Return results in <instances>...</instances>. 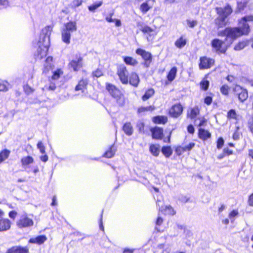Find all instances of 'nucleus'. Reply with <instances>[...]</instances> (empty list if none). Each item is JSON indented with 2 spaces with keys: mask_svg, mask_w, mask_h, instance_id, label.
Here are the masks:
<instances>
[{
  "mask_svg": "<svg viewBox=\"0 0 253 253\" xmlns=\"http://www.w3.org/2000/svg\"><path fill=\"white\" fill-rule=\"evenodd\" d=\"M248 21H253V14L244 16L239 19V27L226 28L224 30L218 31L217 35L220 37L226 36L232 41L243 35H247L250 31V26L247 23Z\"/></svg>",
  "mask_w": 253,
  "mask_h": 253,
  "instance_id": "nucleus-1",
  "label": "nucleus"
},
{
  "mask_svg": "<svg viewBox=\"0 0 253 253\" xmlns=\"http://www.w3.org/2000/svg\"><path fill=\"white\" fill-rule=\"evenodd\" d=\"M52 28L50 26H46L42 29L41 34L40 40L38 42V48L37 49L38 57L42 59L45 57L49 46V36Z\"/></svg>",
  "mask_w": 253,
  "mask_h": 253,
  "instance_id": "nucleus-2",
  "label": "nucleus"
},
{
  "mask_svg": "<svg viewBox=\"0 0 253 253\" xmlns=\"http://www.w3.org/2000/svg\"><path fill=\"white\" fill-rule=\"evenodd\" d=\"M215 10L218 14V17L215 19V25L217 28H222L226 26V19L232 12V8L231 6L227 4L224 7H216Z\"/></svg>",
  "mask_w": 253,
  "mask_h": 253,
  "instance_id": "nucleus-3",
  "label": "nucleus"
},
{
  "mask_svg": "<svg viewBox=\"0 0 253 253\" xmlns=\"http://www.w3.org/2000/svg\"><path fill=\"white\" fill-rule=\"evenodd\" d=\"M77 25L75 22H69L64 25L61 31L62 41L68 44L70 43L71 34L77 31Z\"/></svg>",
  "mask_w": 253,
  "mask_h": 253,
  "instance_id": "nucleus-4",
  "label": "nucleus"
},
{
  "mask_svg": "<svg viewBox=\"0 0 253 253\" xmlns=\"http://www.w3.org/2000/svg\"><path fill=\"white\" fill-rule=\"evenodd\" d=\"M106 88L111 96L116 100V102L119 105L122 106L125 104L124 95L115 85L107 83L106 85Z\"/></svg>",
  "mask_w": 253,
  "mask_h": 253,
  "instance_id": "nucleus-5",
  "label": "nucleus"
},
{
  "mask_svg": "<svg viewBox=\"0 0 253 253\" xmlns=\"http://www.w3.org/2000/svg\"><path fill=\"white\" fill-rule=\"evenodd\" d=\"M136 53L138 55L141 56L143 59L144 60V62L143 64V66L146 68H149L150 67V63L152 62V54L150 52L141 48L137 49Z\"/></svg>",
  "mask_w": 253,
  "mask_h": 253,
  "instance_id": "nucleus-6",
  "label": "nucleus"
},
{
  "mask_svg": "<svg viewBox=\"0 0 253 253\" xmlns=\"http://www.w3.org/2000/svg\"><path fill=\"white\" fill-rule=\"evenodd\" d=\"M16 224L18 228H23L32 226L34 224L33 220L29 218L27 214L22 215L17 221Z\"/></svg>",
  "mask_w": 253,
  "mask_h": 253,
  "instance_id": "nucleus-7",
  "label": "nucleus"
},
{
  "mask_svg": "<svg viewBox=\"0 0 253 253\" xmlns=\"http://www.w3.org/2000/svg\"><path fill=\"white\" fill-rule=\"evenodd\" d=\"M233 91L235 94L238 96L239 100L241 102H244L248 97V93L246 89L242 88L240 85H236Z\"/></svg>",
  "mask_w": 253,
  "mask_h": 253,
  "instance_id": "nucleus-8",
  "label": "nucleus"
},
{
  "mask_svg": "<svg viewBox=\"0 0 253 253\" xmlns=\"http://www.w3.org/2000/svg\"><path fill=\"white\" fill-rule=\"evenodd\" d=\"M224 41H222L218 39H214L211 42V45L213 48L216 51L220 53H225L226 51V48L223 47Z\"/></svg>",
  "mask_w": 253,
  "mask_h": 253,
  "instance_id": "nucleus-9",
  "label": "nucleus"
},
{
  "mask_svg": "<svg viewBox=\"0 0 253 253\" xmlns=\"http://www.w3.org/2000/svg\"><path fill=\"white\" fill-rule=\"evenodd\" d=\"M200 63L199 66L201 70L209 69L214 64V60L206 56H203L200 59Z\"/></svg>",
  "mask_w": 253,
  "mask_h": 253,
  "instance_id": "nucleus-10",
  "label": "nucleus"
},
{
  "mask_svg": "<svg viewBox=\"0 0 253 253\" xmlns=\"http://www.w3.org/2000/svg\"><path fill=\"white\" fill-rule=\"evenodd\" d=\"M117 73L122 84H127L128 82V73L126 67L123 65L120 66L118 70Z\"/></svg>",
  "mask_w": 253,
  "mask_h": 253,
  "instance_id": "nucleus-11",
  "label": "nucleus"
},
{
  "mask_svg": "<svg viewBox=\"0 0 253 253\" xmlns=\"http://www.w3.org/2000/svg\"><path fill=\"white\" fill-rule=\"evenodd\" d=\"M183 108L181 104H176L172 106L169 111V113L172 117H178L182 112Z\"/></svg>",
  "mask_w": 253,
  "mask_h": 253,
  "instance_id": "nucleus-12",
  "label": "nucleus"
},
{
  "mask_svg": "<svg viewBox=\"0 0 253 253\" xmlns=\"http://www.w3.org/2000/svg\"><path fill=\"white\" fill-rule=\"evenodd\" d=\"M83 59L80 57L76 60H73L69 64V65L75 71H78L82 67Z\"/></svg>",
  "mask_w": 253,
  "mask_h": 253,
  "instance_id": "nucleus-13",
  "label": "nucleus"
},
{
  "mask_svg": "<svg viewBox=\"0 0 253 253\" xmlns=\"http://www.w3.org/2000/svg\"><path fill=\"white\" fill-rule=\"evenodd\" d=\"M154 0H148L146 2L142 3L140 7V10L143 13H146L151 8L153 7V3L152 2H154Z\"/></svg>",
  "mask_w": 253,
  "mask_h": 253,
  "instance_id": "nucleus-14",
  "label": "nucleus"
},
{
  "mask_svg": "<svg viewBox=\"0 0 253 253\" xmlns=\"http://www.w3.org/2000/svg\"><path fill=\"white\" fill-rule=\"evenodd\" d=\"M153 139H161L163 135V130L159 127H155L151 129Z\"/></svg>",
  "mask_w": 253,
  "mask_h": 253,
  "instance_id": "nucleus-15",
  "label": "nucleus"
},
{
  "mask_svg": "<svg viewBox=\"0 0 253 253\" xmlns=\"http://www.w3.org/2000/svg\"><path fill=\"white\" fill-rule=\"evenodd\" d=\"M8 253H28L27 247H13L8 250Z\"/></svg>",
  "mask_w": 253,
  "mask_h": 253,
  "instance_id": "nucleus-16",
  "label": "nucleus"
},
{
  "mask_svg": "<svg viewBox=\"0 0 253 253\" xmlns=\"http://www.w3.org/2000/svg\"><path fill=\"white\" fill-rule=\"evenodd\" d=\"M139 78L138 75L135 73H132L129 77V83L132 85L137 87L139 83Z\"/></svg>",
  "mask_w": 253,
  "mask_h": 253,
  "instance_id": "nucleus-17",
  "label": "nucleus"
},
{
  "mask_svg": "<svg viewBox=\"0 0 253 253\" xmlns=\"http://www.w3.org/2000/svg\"><path fill=\"white\" fill-rule=\"evenodd\" d=\"M249 2V0H238L237 7L235 10V13L240 12L244 10Z\"/></svg>",
  "mask_w": 253,
  "mask_h": 253,
  "instance_id": "nucleus-18",
  "label": "nucleus"
},
{
  "mask_svg": "<svg viewBox=\"0 0 253 253\" xmlns=\"http://www.w3.org/2000/svg\"><path fill=\"white\" fill-rule=\"evenodd\" d=\"M88 83V81L87 79H82L79 82L78 84L76 85L75 90H82L83 91L86 88Z\"/></svg>",
  "mask_w": 253,
  "mask_h": 253,
  "instance_id": "nucleus-19",
  "label": "nucleus"
},
{
  "mask_svg": "<svg viewBox=\"0 0 253 253\" xmlns=\"http://www.w3.org/2000/svg\"><path fill=\"white\" fill-rule=\"evenodd\" d=\"M46 239L47 238L45 236L40 235L37 236L36 238H31L29 240V243L41 245L43 244L46 240Z\"/></svg>",
  "mask_w": 253,
  "mask_h": 253,
  "instance_id": "nucleus-20",
  "label": "nucleus"
},
{
  "mask_svg": "<svg viewBox=\"0 0 253 253\" xmlns=\"http://www.w3.org/2000/svg\"><path fill=\"white\" fill-rule=\"evenodd\" d=\"M10 227V222L8 219H0V231H6Z\"/></svg>",
  "mask_w": 253,
  "mask_h": 253,
  "instance_id": "nucleus-21",
  "label": "nucleus"
},
{
  "mask_svg": "<svg viewBox=\"0 0 253 253\" xmlns=\"http://www.w3.org/2000/svg\"><path fill=\"white\" fill-rule=\"evenodd\" d=\"M198 134L199 138L203 140H207L211 136L209 131L201 128L199 129Z\"/></svg>",
  "mask_w": 253,
  "mask_h": 253,
  "instance_id": "nucleus-22",
  "label": "nucleus"
},
{
  "mask_svg": "<svg viewBox=\"0 0 253 253\" xmlns=\"http://www.w3.org/2000/svg\"><path fill=\"white\" fill-rule=\"evenodd\" d=\"M150 153L155 157H158L160 152V146L158 144H151L150 145Z\"/></svg>",
  "mask_w": 253,
  "mask_h": 253,
  "instance_id": "nucleus-23",
  "label": "nucleus"
},
{
  "mask_svg": "<svg viewBox=\"0 0 253 253\" xmlns=\"http://www.w3.org/2000/svg\"><path fill=\"white\" fill-rule=\"evenodd\" d=\"M186 43L187 40L183 36H181L175 42L174 45L178 48H182L186 45Z\"/></svg>",
  "mask_w": 253,
  "mask_h": 253,
  "instance_id": "nucleus-24",
  "label": "nucleus"
},
{
  "mask_svg": "<svg viewBox=\"0 0 253 253\" xmlns=\"http://www.w3.org/2000/svg\"><path fill=\"white\" fill-rule=\"evenodd\" d=\"M21 162L23 167H24L25 169H26L27 166L28 165L33 163L34 159L31 156H27L22 158L21 160Z\"/></svg>",
  "mask_w": 253,
  "mask_h": 253,
  "instance_id": "nucleus-25",
  "label": "nucleus"
},
{
  "mask_svg": "<svg viewBox=\"0 0 253 253\" xmlns=\"http://www.w3.org/2000/svg\"><path fill=\"white\" fill-rule=\"evenodd\" d=\"M123 129L125 133L128 136L132 135L133 133V128L130 123H126L124 125Z\"/></svg>",
  "mask_w": 253,
  "mask_h": 253,
  "instance_id": "nucleus-26",
  "label": "nucleus"
},
{
  "mask_svg": "<svg viewBox=\"0 0 253 253\" xmlns=\"http://www.w3.org/2000/svg\"><path fill=\"white\" fill-rule=\"evenodd\" d=\"M124 61L126 64L132 66H136L138 64V61L135 59L130 56L124 57Z\"/></svg>",
  "mask_w": 253,
  "mask_h": 253,
  "instance_id": "nucleus-27",
  "label": "nucleus"
},
{
  "mask_svg": "<svg viewBox=\"0 0 253 253\" xmlns=\"http://www.w3.org/2000/svg\"><path fill=\"white\" fill-rule=\"evenodd\" d=\"M194 125L199 127L205 126L207 125V120L204 117L198 118L195 120Z\"/></svg>",
  "mask_w": 253,
  "mask_h": 253,
  "instance_id": "nucleus-28",
  "label": "nucleus"
},
{
  "mask_svg": "<svg viewBox=\"0 0 253 253\" xmlns=\"http://www.w3.org/2000/svg\"><path fill=\"white\" fill-rule=\"evenodd\" d=\"M177 73V68L175 67H172L168 73L167 76L168 80L169 82H172L176 76Z\"/></svg>",
  "mask_w": 253,
  "mask_h": 253,
  "instance_id": "nucleus-29",
  "label": "nucleus"
},
{
  "mask_svg": "<svg viewBox=\"0 0 253 253\" xmlns=\"http://www.w3.org/2000/svg\"><path fill=\"white\" fill-rule=\"evenodd\" d=\"M168 119L165 116H157L153 118V121L156 124H164L167 122Z\"/></svg>",
  "mask_w": 253,
  "mask_h": 253,
  "instance_id": "nucleus-30",
  "label": "nucleus"
},
{
  "mask_svg": "<svg viewBox=\"0 0 253 253\" xmlns=\"http://www.w3.org/2000/svg\"><path fill=\"white\" fill-rule=\"evenodd\" d=\"M199 114V110L198 107H194L191 109L190 112L188 113L187 116L191 119H194Z\"/></svg>",
  "mask_w": 253,
  "mask_h": 253,
  "instance_id": "nucleus-31",
  "label": "nucleus"
},
{
  "mask_svg": "<svg viewBox=\"0 0 253 253\" xmlns=\"http://www.w3.org/2000/svg\"><path fill=\"white\" fill-rule=\"evenodd\" d=\"M162 152L166 157L169 158L171 155L172 151L170 146H164L162 148Z\"/></svg>",
  "mask_w": 253,
  "mask_h": 253,
  "instance_id": "nucleus-32",
  "label": "nucleus"
},
{
  "mask_svg": "<svg viewBox=\"0 0 253 253\" xmlns=\"http://www.w3.org/2000/svg\"><path fill=\"white\" fill-rule=\"evenodd\" d=\"M116 152V149L114 145H112L104 154L105 157L110 158L114 156Z\"/></svg>",
  "mask_w": 253,
  "mask_h": 253,
  "instance_id": "nucleus-33",
  "label": "nucleus"
},
{
  "mask_svg": "<svg viewBox=\"0 0 253 253\" xmlns=\"http://www.w3.org/2000/svg\"><path fill=\"white\" fill-rule=\"evenodd\" d=\"M155 93V91L153 88L148 89L143 95L142 99L143 101H146L152 96Z\"/></svg>",
  "mask_w": 253,
  "mask_h": 253,
  "instance_id": "nucleus-34",
  "label": "nucleus"
},
{
  "mask_svg": "<svg viewBox=\"0 0 253 253\" xmlns=\"http://www.w3.org/2000/svg\"><path fill=\"white\" fill-rule=\"evenodd\" d=\"M10 151L8 150H4L0 153V163L6 160L9 156Z\"/></svg>",
  "mask_w": 253,
  "mask_h": 253,
  "instance_id": "nucleus-35",
  "label": "nucleus"
},
{
  "mask_svg": "<svg viewBox=\"0 0 253 253\" xmlns=\"http://www.w3.org/2000/svg\"><path fill=\"white\" fill-rule=\"evenodd\" d=\"M155 109L154 106H149L147 107H141L138 109V113H142L146 111H152Z\"/></svg>",
  "mask_w": 253,
  "mask_h": 253,
  "instance_id": "nucleus-36",
  "label": "nucleus"
},
{
  "mask_svg": "<svg viewBox=\"0 0 253 253\" xmlns=\"http://www.w3.org/2000/svg\"><path fill=\"white\" fill-rule=\"evenodd\" d=\"M227 118L228 119H234L236 120L237 115L235 110L231 109L227 113Z\"/></svg>",
  "mask_w": 253,
  "mask_h": 253,
  "instance_id": "nucleus-37",
  "label": "nucleus"
},
{
  "mask_svg": "<svg viewBox=\"0 0 253 253\" xmlns=\"http://www.w3.org/2000/svg\"><path fill=\"white\" fill-rule=\"evenodd\" d=\"M164 213L166 214L174 215L175 213V211L170 206H168L165 207Z\"/></svg>",
  "mask_w": 253,
  "mask_h": 253,
  "instance_id": "nucleus-38",
  "label": "nucleus"
},
{
  "mask_svg": "<svg viewBox=\"0 0 253 253\" xmlns=\"http://www.w3.org/2000/svg\"><path fill=\"white\" fill-rule=\"evenodd\" d=\"M8 84L7 82L0 80V91H4L7 90Z\"/></svg>",
  "mask_w": 253,
  "mask_h": 253,
  "instance_id": "nucleus-39",
  "label": "nucleus"
},
{
  "mask_svg": "<svg viewBox=\"0 0 253 253\" xmlns=\"http://www.w3.org/2000/svg\"><path fill=\"white\" fill-rule=\"evenodd\" d=\"M102 4V1H100L99 2H97V3H95L89 6H88V9L90 11H94L95 9H96L97 8L101 6Z\"/></svg>",
  "mask_w": 253,
  "mask_h": 253,
  "instance_id": "nucleus-40",
  "label": "nucleus"
},
{
  "mask_svg": "<svg viewBox=\"0 0 253 253\" xmlns=\"http://www.w3.org/2000/svg\"><path fill=\"white\" fill-rule=\"evenodd\" d=\"M62 74L63 72L60 69H58L53 72V75L52 76V79L55 80H58L60 76Z\"/></svg>",
  "mask_w": 253,
  "mask_h": 253,
  "instance_id": "nucleus-41",
  "label": "nucleus"
},
{
  "mask_svg": "<svg viewBox=\"0 0 253 253\" xmlns=\"http://www.w3.org/2000/svg\"><path fill=\"white\" fill-rule=\"evenodd\" d=\"M229 86L226 84L223 85L220 87V91L222 94L224 95H228L229 93Z\"/></svg>",
  "mask_w": 253,
  "mask_h": 253,
  "instance_id": "nucleus-42",
  "label": "nucleus"
},
{
  "mask_svg": "<svg viewBox=\"0 0 253 253\" xmlns=\"http://www.w3.org/2000/svg\"><path fill=\"white\" fill-rule=\"evenodd\" d=\"M246 46V43L245 42H239L235 46L234 49L235 50H240L243 49Z\"/></svg>",
  "mask_w": 253,
  "mask_h": 253,
  "instance_id": "nucleus-43",
  "label": "nucleus"
},
{
  "mask_svg": "<svg viewBox=\"0 0 253 253\" xmlns=\"http://www.w3.org/2000/svg\"><path fill=\"white\" fill-rule=\"evenodd\" d=\"M141 30L144 33L149 34L150 36H151V33L154 32V30L151 28L147 26L142 27Z\"/></svg>",
  "mask_w": 253,
  "mask_h": 253,
  "instance_id": "nucleus-44",
  "label": "nucleus"
},
{
  "mask_svg": "<svg viewBox=\"0 0 253 253\" xmlns=\"http://www.w3.org/2000/svg\"><path fill=\"white\" fill-rule=\"evenodd\" d=\"M201 88L204 90L208 89L209 86V82L207 80H203L200 83Z\"/></svg>",
  "mask_w": 253,
  "mask_h": 253,
  "instance_id": "nucleus-45",
  "label": "nucleus"
},
{
  "mask_svg": "<svg viewBox=\"0 0 253 253\" xmlns=\"http://www.w3.org/2000/svg\"><path fill=\"white\" fill-rule=\"evenodd\" d=\"M82 4V0H74L71 3V6L72 7L76 8L80 6Z\"/></svg>",
  "mask_w": 253,
  "mask_h": 253,
  "instance_id": "nucleus-46",
  "label": "nucleus"
},
{
  "mask_svg": "<svg viewBox=\"0 0 253 253\" xmlns=\"http://www.w3.org/2000/svg\"><path fill=\"white\" fill-rule=\"evenodd\" d=\"M238 214V211L236 210H233L229 214V217L231 220V222L234 221V218Z\"/></svg>",
  "mask_w": 253,
  "mask_h": 253,
  "instance_id": "nucleus-47",
  "label": "nucleus"
},
{
  "mask_svg": "<svg viewBox=\"0 0 253 253\" xmlns=\"http://www.w3.org/2000/svg\"><path fill=\"white\" fill-rule=\"evenodd\" d=\"M102 71L99 69H96L95 71L92 72V76L97 78H99L103 76Z\"/></svg>",
  "mask_w": 253,
  "mask_h": 253,
  "instance_id": "nucleus-48",
  "label": "nucleus"
},
{
  "mask_svg": "<svg viewBox=\"0 0 253 253\" xmlns=\"http://www.w3.org/2000/svg\"><path fill=\"white\" fill-rule=\"evenodd\" d=\"M37 147L42 154L45 153V147L42 141H39L37 144Z\"/></svg>",
  "mask_w": 253,
  "mask_h": 253,
  "instance_id": "nucleus-49",
  "label": "nucleus"
},
{
  "mask_svg": "<svg viewBox=\"0 0 253 253\" xmlns=\"http://www.w3.org/2000/svg\"><path fill=\"white\" fill-rule=\"evenodd\" d=\"M195 146V143H190L187 146L183 147L182 148L183 151H187L191 150Z\"/></svg>",
  "mask_w": 253,
  "mask_h": 253,
  "instance_id": "nucleus-50",
  "label": "nucleus"
},
{
  "mask_svg": "<svg viewBox=\"0 0 253 253\" xmlns=\"http://www.w3.org/2000/svg\"><path fill=\"white\" fill-rule=\"evenodd\" d=\"M187 25L190 27V28H194L195 26H196L197 25V21L196 20H192L191 21L190 20H187L186 21Z\"/></svg>",
  "mask_w": 253,
  "mask_h": 253,
  "instance_id": "nucleus-51",
  "label": "nucleus"
},
{
  "mask_svg": "<svg viewBox=\"0 0 253 253\" xmlns=\"http://www.w3.org/2000/svg\"><path fill=\"white\" fill-rule=\"evenodd\" d=\"M224 144V140L222 137H219L217 141V148L218 149H221Z\"/></svg>",
  "mask_w": 253,
  "mask_h": 253,
  "instance_id": "nucleus-52",
  "label": "nucleus"
},
{
  "mask_svg": "<svg viewBox=\"0 0 253 253\" xmlns=\"http://www.w3.org/2000/svg\"><path fill=\"white\" fill-rule=\"evenodd\" d=\"M0 5L2 8H5L9 5V1L8 0H0Z\"/></svg>",
  "mask_w": 253,
  "mask_h": 253,
  "instance_id": "nucleus-53",
  "label": "nucleus"
},
{
  "mask_svg": "<svg viewBox=\"0 0 253 253\" xmlns=\"http://www.w3.org/2000/svg\"><path fill=\"white\" fill-rule=\"evenodd\" d=\"M25 92L27 94H29L34 91V89L29 85H26L24 87Z\"/></svg>",
  "mask_w": 253,
  "mask_h": 253,
  "instance_id": "nucleus-54",
  "label": "nucleus"
},
{
  "mask_svg": "<svg viewBox=\"0 0 253 253\" xmlns=\"http://www.w3.org/2000/svg\"><path fill=\"white\" fill-rule=\"evenodd\" d=\"M47 89L53 91L56 89V85L54 83H50L48 86H45Z\"/></svg>",
  "mask_w": 253,
  "mask_h": 253,
  "instance_id": "nucleus-55",
  "label": "nucleus"
},
{
  "mask_svg": "<svg viewBox=\"0 0 253 253\" xmlns=\"http://www.w3.org/2000/svg\"><path fill=\"white\" fill-rule=\"evenodd\" d=\"M212 101V99L211 96H207L204 100V102L208 105L211 104Z\"/></svg>",
  "mask_w": 253,
  "mask_h": 253,
  "instance_id": "nucleus-56",
  "label": "nucleus"
},
{
  "mask_svg": "<svg viewBox=\"0 0 253 253\" xmlns=\"http://www.w3.org/2000/svg\"><path fill=\"white\" fill-rule=\"evenodd\" d=\"M248 204L250 206L253 207V193L249 196Z\"/></svg>",
  "mask_w": 253,
  "mask_h": 253,
  "instance_id": "nucleus-57",
  "label": "nucleus"
},
{
  "mask_svg": "<svg viewBox=\"0 0 253 253\" xmlns=\"http://www.w3.org/2000/svg\"><path fill=\"white\" fill-rule=\"evenodd\" d=\"M194 128L192 125H190L187 127V131L189 133L193 134L194 132Z\"/></svg>",
  "mask_w": 253,
  "mask_h": 253,
  "instance_id": "nucleus-58",
  "label": "nucleus"
},
{
  "mask_svg": "<svg viewBox=\"0 0 253 253\" xmlns=\"http://www.w3.org/2000/svg\"><path fill=\"white\" fill-rule=\"evenodd\" d=\"M223 152L225 155H231L233 153L232 150H229L228 148H224L223 149Z\"/></svg>",
  "mask_w": 253,
  "mask_h": 253,
  "instance_id": "nucleus-59",
  "label": "nucleus"
},
{
  "mask_svg": "<svg viewBox=\"0 0 253 253\" xmlns=\"http://www.w3.org/2000/svg\"><path fill=\"white\" fill-rule=\"evenodd\" d=\"M179 200L183 203H186L189 201V199L186 196H181V197L179 198Z\"/></svg>",
  "mask_w": 253,
  "mask_h": 253,
  "instance_id": "nucleus-60",
  "label": "nucleus"
},
{
  "mask_svg": "<svg viewBox=\"0 0 253 253\" xmlns=\"http://www.w3.org/2000/svg\"><path fill=\"white\" fill-rule=\"evenodd\" d=\"M16 214H17V212L14 211H11L9 213V217L13 219L15 218Z\"/></svg>",
  "mask_w": 253,
  "mask_h": 253,
  "instance_id": "nucleus-61",
  "label": "nucleus"
},
{
  "mask_svg": "<svg viewBox=\"0 0 253 253\" xmlns=\"http://www.w3.org/2000/svg\"><path fill=\"white\" fill-rule=\"evenodd\" d=\"M163 221V219L160 217H158L156 221V225L158 226L161 225Z\"/></svg>",
  "mask_w": 253,
  "mask_h": 253,
  "instance_id": "nucleus-62",
  "label": "nucleus"
},
{
  "mask_svg": "<svg viewBox=\"0 0 253 253\" xmlns=\"http://www.w3.org/2000/svg\"><path fill=\"white\" fill-rule=\"evenodd\" d=\"M40 159L42 162H46L48 160V156L46 155H44L41 156Z\"/></svg>",
  "mask_w": 253,
  "mask_h": 253,
  "instance_id": "nucleus-63",
  "label": "nucleus"
},
{
  "mask_svg": "<svg viewBox=\"0 0 253 253\" xmlns=\"http://www.w3.org/2000/svg\"><path fill=\"white\" fill-rule=\"evenodd\" d=\"M133 251L134 250L133 249H125L123 253H133Z\"/></svg>",
  "mask_w": 253,
  "mask_h": 253,
  "instance_id": "nucleus-64",
  "label": "nucleus"
}]
</instances>
